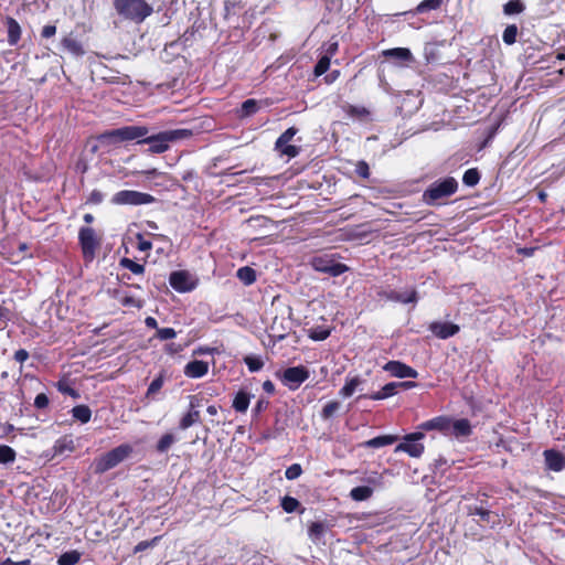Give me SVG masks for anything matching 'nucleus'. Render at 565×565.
I'll use <instances>...</instances> for the list:
<instances>
[{
  "instance_id": "1",
  "label": "nucleus",
  "mask_w": 565,
  "mask_h": 565,
  "mask_svg": "<svg viewBox=\"0 0 565 565\" xmlns=\"http://www.w3.org/2000/svg\"><path fill=\"white\" fill-rule=\"evenodd\" d=\"M113 4L120 18L136 24L142 23L153 12L146 0H114Z\"/></svg>"
},
{
  "instance_id": "2",
  "label": "nucleus",
  "mask_w": 565,
  "mask_h": 565,
  "mask_svg": "<svg viewBox=\"0 0 565 565\" xmlns=\"http://www.w3.org/2000/svg\"><path fill=\"white\" fill-rule=\"evenodd\" d=\"M458 182L452 177L433 182L423 193V202L430 206L441 205L444 200L455 194Z\"/></svg>"
},
{
  "instance_id": "3",
  "label": "nucleus",
  "mask_w": 565,
  "mask_h": 565,
  "mask_svg": "<svg viewBox=\"0 0 565 565\" xmlns=\"http://www.w3.org/2000/svg\"><path fill=\"white\" fill-rule=\"evenodd\" d=\"M192 136V131L189 129H174L161 131L153 135H147L139 143H148L149 151L153 153L164 152L169 148V143L185 139Z\"/></svg>"
},
{
  "instance_id": "4",
  "label": "nucleus",
  "mask_w": 565,
  "mask_h": 565,
  "mask_svg": "<svg viewBox=\"0 0 565 565\" xmlns=\"http://www.w3.org/2000/svg\"><path fill=\"white\" fill-rule=\"evenodd\" d=\"M132 452V447L128 444L119 445L94 461V471L102 475L127 459Z\"/></svg>"
},
{
  "instance_id": "5",
  "label": "nucleus",
  "mask_w": 565,
  "mask_h": 565,
  "mask_svg": "<svg viewBox=\"0 0 565 565\" xmlns=\"http://www.w3.org/2000/svg\"><path fill=\"white\" fill-rule=\"evenodd\" d=\"M149 132L146 126H125L108 130L100 136V139L108 143L122 141L142 140Z\"/></svg>"
},
{
  "instance_id": "6",
  "label": "nucleus",
  "mask_w": 565,
  "mask_h": 565,
  "mask_svg": "<svg viewBox=\"0 0 565 565\" xmlns=\"http://www.w3.org/2000/svg\"><path fill=\"white\" fill-rule=\"evenodd\" d=\"M156 199L152 195L132 190L119 191L111 199V202L117 205H143L151 204Z\"/></svg>"
},
{
  "instance_id": "7",
  "label": "nucleus",
  "mask_w": 565,
  "mask_h": 565,
  "mask_svg": "<svg viewBox=\"0 0 565 565\" xmlns=\"http://www.w3.org/2000/svg\"><path fill=\"white\" fill-rule=\"evenodd\" d=\"M311 266L315 270L328 274L331 277H338L349 270L347 265L338 263L327 255L315 256Z\"/></svg>"
},
{
  "instance_id": "8",
  "label": "nucleus",
  "mask_w": 565,
  "mask_h": 565,
  "mask_svg": "<svg viewBox=\"0 0 565 565\" xmlns=\"http://www.w3.org/2000/svg\"><path fill=\"white\" fill-rule=\"evenodd\" d=\"M78 239L84 258L92 260L95 257L96 249L99 246V241L96 236L95 230L92 227H82L78 232Z\"/></svg>"
},
{
  "instance_id": "9",
  "label": "nucleus",
  "mask_w": 565,
  "mask_h": 565,
  "mask_svg": "<svg viewBox=\"0 0 565 565\" xmlns=\"http://www.w3.org/2000/svg\"><path fill=\"white\" fill-rule=\"evenodd\" d=\"M309 377V371L302 366H292L284 371L281 381L289 390H297Z\"/></svg>"
},
{
  "instance_id": "10",
  "label": "nucleus",
  "mask_w": 565,
  "mask_h": 565,
  "mask_svg": "<svg viewBox=\"0 0 565 565\" xmlns=\"http://www.w3.org/2000/svg\"><path fill=\"white\" fill-rule=\"evenodd\" d=\"M424 437L423 433H413L404 437L405 441L397 445L395 452L404 451L411 457L418 458L424 452V445L418 443Z\"/></svg>"
},
{
  "instance_id": "11",
  "label": "nucleus",
  "mask_w": 565,
  "mask_h": 565,
  "mask_svg": "<svg viewBox=\"0 0 565 565\" xmlns=\"http://www.w3.org/2000/svg\"><path fill=\"white\" fill-rule=\"evenodd\" d=\"M429 331L439 339H448L457 334L459 326L452 322L435 321L429 324Z\"/></svg>"
},
{
  "instance_id": "12",
  "label": "nucleus",
  "mask_w": 565,
  "mask_h": 565,
  "mask_svg": "<svg viewBox=\"0 0 565 565\" xmlns=\"http://www.w3.org/2000/svg\"><path fill=\"white\" fill-rule=\"evenodd\" d=\"M384 370L390 372L391 375H393L395 377H399V379H405V377L416 379L418 376V372L415 369H413L399 361L387 362L384 366Z\"/></svg>"
},
{
  "instance_id": "13",
  "label": "nucleus",
  "mask_w": 565,
  "mask_h": 565,
  "mask_svg": "<svg viewBox=\"0 0 565 565\" xmlns=\"http://www.w3.org/2000/svg\"><path fill=\"white\" fill-rule=\"evenodd\" d=\"M169 282L171 287L179 292H186L194 288L186 271L178 270L170 275Z\"/></svg>"
},
{
  "instance_id": "14",
  "label": "nucleus",
  "mask_w": 565,
  "mask_h": 565,
  "mask_svg": "<svg viewBox=\"0 0 565 565\" xmlns=\"http://www.w3.org/2000/svg\"><path fill=\"white\" fill-rule=\"evenodd\" d=\"M544 459L547 469L553 471H562L565 468V455L555 450L547 449L544 451Z\"/></svg>"
},
{
  "instance_id": "15",
  "label": "nucleus",
  "mask_w": 565,
  "mask_h": 565,
  "mask_svg": "<svg viewBox=\"0 0 565 565\" xmlns=\"http://www.w3.org/2000/svg\"><path fill=\"white\" fill-rule=\"evenodd\" d=\"M383 55L395 61L399 65L408 64L414 61L412 52L406 47H395L383 51Z\"/></svg>"
},
{
  "instance_id": "16",
  "label": "nucleus",
  "mask_w": 565,
  "mask_h": 565,
  "mask_svg": "<svg viewBox=\"0 0 565 565\" xmlns=\"http://www.w3.org/2000/svg\"><path fill=\"white\" fill-rule=\"evenodd\" d=\"M184 375L190 379H200L207 374L209 363L201 360H193L184 366Z\"/></svg>"
},
{
  "instance_id": "17",
  "label": "nucleus",
  "mask_w": 565,
  "mask_h": 565,
  "mask_svg": "<svg viewBox=\"0 0 565 565\" xmlns=\"http://www.w3.org/2000/svg\"><path fill=\"white\" fill-rule=\"evenodd\" d=\"M386 299L401 302V303H415L417 302V292L415 289L407 291L391 290L384 294Z\"/></svg>"
},
{
  "instance_id": "18",
  "label": "nucleus",
  "mask_w": 565,
  "mask_h": 565,
  "mask_svg": "<svg viewBox=\"0 0 565 565\" xmlns=\"http://www.w3.org/2000/svg\"><path fill=\"white\" fill-rule=\"evenodd\" d=\"M397 392H398L397 383L391 382V383L385 384L381 391L373 393V394H369V395H361L360 398L364 397V398H370L373 401H380V399H385L391 396H394L395 394H397Z\"/></svg>"
},
{
  "instance_id": "19",
  "label": "nucleus",
  "mask_w": 565,
  "mask_h": 565,
  "mask_svg": "<svg viewBox=\"0 0 565 565\" xmlns=\"http://www.w3.org/2000/svg\"><path fill=\"white\" fill-rule=\"evenodd\" d=\"M6 25L8 29V42L10 45H15L21 38V26L15 19L10 17L6 19Z\"/></svg>"
},
{
  "instance_id": "20",
  "label": "nucleus",
  "mask_w": 565,
  "mask_h": 565,
  "mask_svg": "<svg viewBox=\"0 0 565 565\" xmlns=\"http://www.w3.org/2000/svg\"><path fill=\"white\" fill-rule=\"evenodd\" d=\"M398 439L394 435H383L375 438L369 439L362 444L364 448H381L394 444Z\"/></svg>"
},
{
  "instance_id": "21",
  "label": "nucleus",
  "mask_w": 565,
  "mask_h": 565,
  "mask_svg": "<svg viewBox=\"0 0 565 565\" xmlns=\"http://www.w3.org/2000/svg\"><path fill=\"white\" fill-rule=\"evenodd\" d=\"M420 428L425 430H448L450 429V419L444 416L435 417L430 420H427L420 425Z\"/></svg>"
},
{
  "instance_id": "22",
  "label": "nucleus",
  "mask_w": 565,
  "mask_h": 565,
  "mask_svg": "<svg viewBox=\"0 0 565 565\" xmlns=\"http://www.w3.org/2000/svg\"><path fill=\"white\" fill-rule=\"evenodd\" d=\"M450 429L456 437H466L471 434V425L468 419L450 420Z\"/></svg>"
},
{
  "instance_id": "23",
  "label": "nucleus",
  "mask_w": 565,
  "mask_h": 565,
  "mask_svg": "<svg viewBox=\"0 0 565 565\" xmlns=\"http://www.w3.org/2000/svg\"><path fill=\"white\" fill-rule=\"evenodd\" d=\"M62 46L74 56H82L85 53L82 43L73 36L64 38L62 40Z\"/></svg>"
},
{
  "instance_id": "24",
  "label": "nucleus",
  "mask_w": 565,
  "mask_h": 565,
  "mask_svg": "<svg viewBox=\"0 0 565 565\" xmlns=\"http://www.w3.org/2000/svg\"><path fill=\"white\" fill-rule=\"evenodd\" d=\"M250 402V394L245 391H239L233 401V408L238 413H245L248 409Z\"/></svg>"
},
{
  "instance_id": "25",
  "label": "nucleus",
  "mask_w": 565,
  "mask_h": 565,
  "mask_svg": "<svg viewBox=\"0 0 565 565\" xmlns=\"http://www.w3.org/2000/svg\"><path fill=\"white\" fill-rule=\"evenodd\" d=\"M258 109L259 103L256 99H246L237 110V115L239 118L250 117L252 115L256 114Z\"/></svg>"
},
{
  "instance_id": "26",
  "label": "nucleus",
  "mask_w": 565,
  "mask_h": 565,
  "mask_svg": "<svg viewBox=\"0 0 565 565\" xmlns=\"http://www.w3.org/2000/svg\"><path fill=\"white\" fill-rule=\"evenodd\" d=\"M284 319H278L277 317L274 319L271 326H270V337L275 338L276 341H281L287 335V330L289 329V326L286 327L284 324Z\"/></svg>"
},
{
  "instance_id": "27",
  "label": "nucleus",
  "mask_w": 565,
  "mask_h": 565,
  "mask_svg": "<svg viewBox=\"0 0 565 565\" xmlns=\"http://www.w3.org/2000/svg\"><path fill=\"white\" fill-rule=\"evenodd\" d=\"M468 513L470 515H478L480 516V520L486 522V523H494V518H497V515H494L491 511L482 508V507H479V505H469L468 507Z\"/></svg>"
},
{
  "instance_id": "28",
  "label": "nucleus",
  "mask_w": 565,
  "mask_h": 565,
  "mask_svg": "<svg viewBox=\"0 0 565 565\" xmlns=\"http://www.w3.org/2000/svg\"><path fill=\"white\" fill-rule=\"evenodd\" d=\"M200 420V412L198 409H190L179 422V427L182 430L188 429Z\"/></svg>"
},
{
  "instance_id": "29",
  "label": "nucleus",
  "mask_w": 565,
  "mask_h": 565,
  "mask_svg": "<svg viewBox=\"0 0 565 565\" xmlns=\"http://www.w3.org/2000/svg\"><path fill=\"white\" fill-rule=\"evenodd\" d=\"M373 489L366 486L355 487L350 491V497L354 501H364L372 497Z\"/></svg>"
},
{
  "instance_id": "30",
  "label": "nucleus",
  "mask_w": 565,
  "mask_h": 565,
  "mask_svg": "<svg viewBox=\"0 0 565 565\" xmlns=\"http://www.w3.org/2000/svg\"><path fill=\"white\" fill-rule=\"evenodd\" d=\"M72 415L75 419L85 424L89 422L92 417V411L86 405H77L72 409Z\"/></svg>"
},
{
  "instance_id": "31",
  "label": "nucleus",
  "mask_w": 565,
  "mask_h": 565,
  "mask_svg": "<svg viewBox=\"0 0 565 565\" xmlns=\"http://www.w3.org/2000/svg\"><path fill=\"white\" fill-rule=\"evenodd\" d=\"M362 380L358 376H354L347 381L345 385L340 390L339 394L343 397H350L355 393Z\"/></svg>"
},
{
  "instance_id": "32",
  "label": "nucleus",
  "mask_w": 565,
  "mask_h": 565,
  "mask_svg": "<svg viewBox=\"0 0 565 565\" xmlns=\"http://www.w3.org/2000/svg\"><path fill=\"white\" fill-rule=\"evenodd\" d=\"M326 531H327V524L326 523H323V522H313L309 526L308 534H309V537L312 541L317 542V541H319L323 536Z\"/></svg>"
},
{
  "instance_id": "33",
  "label": "nucleus",
  "mask_w": 565,
  "mask_h": 565,
  "mask_svg": "<svg viewBox=\"0 0 565 565\" xmlns=\"http://www.w3.org/2000/svg\"><path fill=\"white\" fill-rule=\"evenodd\" d=\"M525 10V6L521 0H510L503 6L505 15L520 14Z\"/></svg>"
},
{
  "instance_id": "34",
  "label": "nucleus",
  "mask_w": 565,
  "mask_h": 565,
  "mask_svg": "<svg viewBox=\"0 0 565 565\" xmlns=\"http://www.w3.org/2000/svg\"><path fill=\"white\" fill-rule=\"evenodd\" d=\"M237 278L245 285H252L256 280V273L253 268L241 267L236 273Z\"/></svg>"
},
{
  "instance_id": "35",
  "label": "nucleus",
  "mask_w": 565,
  "mask_h": 565,
  "mask_svg": "<svg viewBox=\"0 0 565 565\" xmlns=\"http://www.w3.org/2000/svg\"><path fill=\"white\" fill-rule=\"evenodd\" d=\"M177 438L173 434L168 433L164 434L158 441L156 449L160 454H164L169 450V448L175 443Z\"/></svg>"
},
{
  "instance_id": "36",
  "label": "nucleus",
  "mask_w": 565,
  "mask_h": 565,
  "mask_svg": "<svg viewBox=\"0 0 565 565\" xmlns=\"http://www.w3.org/2000/svg\"><path fill=\"white\" fill-rule=\"evenodd\" d=\"M17 452L7 445H0V463L7 465L15 460Z\"/></svg>"
},
{
  "instance_id": "37",
  "label": "nucleus",
  "mask_w": 565,
  "mask_h": 565,
  "mask_svg": "<svg viewBox=\"0 0 565 565\" xmlns=\"http://www.w3.org/2000/svg\"><path fill=\"white\" fill-rule=\"evenodd\" d=\"M119 265L126 269H129L135 275H141L145 273V266L134 262L130 258H121Z\"/></svg>"
},
{
  "instance_id": "38",
  "label": "nucleus",
  "mask_w": 565,
  "mask_h": 565,
  "mask_svg": "<svg viewBox=\"0 0 565 565\" xmlns=\"http://www.w3.org/2000/svg\"><path fill=\"white\" fill-rule=\"evenodd\" d=\"M81 558V554L77 551H70L63 553L58 559V565H75Z\"/></svg>"
},
{
  "instance_id": "39",
  "label": "nucleus",
  "mask_w": 565,
  "mask_h": 565,
  "mask_svg": "<svg viewBox=\"0 0 565 565\" xmlns=\"http://www.w3.org/2000/svg\"><path fill=\"white\" fill-rule=\"evenodd\" d=\"M480 173L477 169H468L462 177V182L467 186H475L479 183Z\"/></svg>"
},
{
  "instance_id": "40",
  "label": "nucleus",
  "mask_w": 565,
  "mask_h": 565,
  "mask_svg": "<svg viewBox=\"0 0 565 565\" xmlns=\"http://www.w3.org/2000/svg\"><path fill=\"white\" fill-rule=\"evenodd\" d=\"M518 26L515 24L508 25L502 34V40L507 45H512L516 42Z\"/></svg>"
},
{
  "instance_id": "41",
  "label": "nucleus",
  "mask_w": 565,
  "mask_h": 565,
  "mask_svg": "<svg viewBox=\"0 0 565 565\" xmlns=\"http://www.w3.org/2000/svg\"><path fill=\"white\" fill-rule=\"evenodd\" d=\"M299 507L300 502L292 497L286 495L281 499V508L287 513L296 512L299 509Z\"/></svg>"
},
{
  "instance_id": "42",
  "label": "nucleus",
  "mask_w": 565,
  "mask_h": 565,
  "mask_svg": "<svg viewBox=\"0 0 565 565\" xmlns=\"http://www.w3.org/2000/svg\"><path fill=\"white\" fill-rule=\"evenodd\" d=\"M340 403L337 401L328 402L321 411V417L323 419L331 418L340 409Z\"/></svg>"
},
{
  "instance_id": "43",
  "label": "nucleus",
  "mask_w": 565,
  "mask_h": 565,
  "mask_svg": "<svg viewBox=\"0 0 565 565\" xmlns=\"http://www.w3.org/2000/svg\"><path fill=\"white\" fill-rule=\"evenodd\" d=\"M297 128L290 127L286 131H284L275 142V147H284L289 143V141L297 134Z\"/></svg>"
},
{
  "instance_id": "44",
  "label": "nucleus",
  "mask_w": 565,
  "mask_h": 565,
  "mask_svg": "<svg viewBox=\"0 0 565 565\" xmlns=\"http://www.w3.org/2000/svg\"><path fill=\"white\" fill-rule=\"evenodd\" d=\"M441 3L443 0H424L417 6L416 11L423 13L429 10H436L440 8Z\"/></svg>"
},
{
  "instance_id": "45",
  "label": "nucleus",
  "mask_w": 565,
  "mask_h": 565,
  "mask_svg": "<svg viewBox=\"0 0 565 565\" xmlns=\"http://www.w3.org/2000/svg\"><path fill=\"white\" fill-rule=\"evenodd\" d=\"M330 66V57L328 55H323L320 57L318 63L315 66V75L320 76L324 74Z\"/></svg>"
},
{
  "instance_id": "46",
  "label": "nucleus",
  "mask_w": 565,
  "mask_h": 565,
  "mask_svg": "<svg viewBox=\"0 0 565 565\" xmlns=\"http://www.w3.org/2000/svg\"><path fill=\"white\" fill-rule=\"evenodd\" d=\"M164 383V377L162 374H160L159 376H157L149 385L148 387V391H147V396H152L154 395L156 393H158L162 385Z\"/></svg>"
},
{
  "instance_id": "47",
  "label": "nucleus",
  "mask_w": 565,
  "mask_h": 565,
  "mask_svg": "<svg viewBox=\"0 0 565 565\" xmlns=\"http://www.w3.org/2000/svg\"><path fill=\"white\" fill-rule=\"evenodd\" d=\"M301 473H302V468L299 463H292L285 471V476L288 480H295V479L299 478L301 476Z\"/></svg>"
},
{
  "instance_id": "48",
  "label": "nucleus",
  "mask_w": 565,
  "mask_h": 565,
  "mask_svg": "<svg viewBox=\"0 0 565 565\" xmlns=\"http://www.w3.org/2000/svg\"><path fill=\"white\" fill-rule=\"evenodd\" d=\"M330 335V331L323 328H316L310 330V339L315 341H323Z\"/></svg>"
},
{
  "instance_id": "49",
  "label": "nucleus",
  "mask_w": 565,
  "mask_h": 565,
  "mask_svg": "<svg viewBox=\"0 0 565 565\" xmlns=\"http://www.w3.org/2000/svg\"><path fill=\"white\" fill-rule=\"evenodd\" d=\"M355 172L362 179H369L370 177V167L364 160H360L355 164Z\"/></svg>"
},
{
  "instance_id": "50",
  "label": "nucleus",
  "mask_w": 565,
  "mask_h": 565,
  "mask_svg": "<svg viewBox=\"0 0 565 565\" xmlns=\"http://www.w3.org/2000/svg\"><path fill=\"white\" fill-rule=\"evenodd\" d=\"M159 540H160V536H156L150 541H141L134 547V552L135 553L143 552V551L148 550L149 547L154 546Z\"/></svg>"
},
{
  "instance_id": "51",
  "label": "nucleus",
  "mask_w": 565,
  "mask_h": 565,
  "mask_svg": "<svg viewBox=\"0 0 565 565\" xmlns=\"http://www.w3.org/2000/svg\"><path fill=\"white\" fill-rule=\"evenodd\" d=\"M245 363L248 366V370L250 372H257L264 366V363L262 360L253 358V356L245 358Z\"/></svg>"
},
{
  "instance_id": "52",
  "label": "nucleus",
  "mask_w": 565,
  "mask_h": 565,
  "mask_svg": "<svg viewBox=\"0 0 565 565\" xmlns=\"http://www.w3.org/2000/svg\"><path fill=\"white\" fill-rule=\"evenodd\" d=\"M276 149L289 158H295L299 153V148L289 143L284 147H276Z\"/></svg>"
},
{
  "instance_id": "53",
  "label": "nucleus",
  "mask_w": 565,
  "mask_h": 565,
  "mask_svg": "<svg viewBox=\"0 0 565 565\" xmlns=\"http://www.w3.org/2000/svg\"><path fill=\"white\" fill-rule=\"evenodd\" d=\"M177 335V332L172 328H161L157 330V338L160 340H170Z\"/></svg>"
},
{
  "instance_id": "54",
  "label": "nucleus",
  "mask_w": 565,
  "mask_h": 565,
  "mask_svg": "<svg viewBox=\"0 0 565 565\" xmlns=\"http://www.w3.org/2000/svg\"><path fill=\"white\" fill-rule=\"evenodd\" d=\"M136 238L138 239V246L137 248L140 250V252H148L152 248V244L150 241H146L143 239V236L142 234L138 233L136 235Z\"/></svg>"
},
{
  "instance_id": "55",
  "label": "nucleus",
  "mask_w": 565,
  "mask_h": 565,
  "mask_svg": "<svg viewBox=\"0 0 565 565\" xmlns=\"http://www.w3.org/2000/svg\"><path fill=\"white\" fill-rule=\"evenodd\" d=\"M120 302L122 306L125 307H136V308H141L142 307V302L139 301V300H136L134 297L131 296H125L120 299Z\"/></svg>"
},
{
  "instance_id": "56",
  "label": "nucleus",
  "mask_w": 565,
  "mask_h": 565,
  "mask_svg": "<svg viewBox=\"0 0 565 565\" xmlns=\"http://www.w3.org/2000/svg\"><path fill=\"white\" fill-rule=\"evenodd\" d=\"M49 405V397L44 393H40L35 396L34 406L36 408H45Z\"/></svg>"
},
{
  "instance_id": "57",
  "label": "nucleus",
  "mask_w": 565,
  "mask_h": 565,
  "mask_svg": "<svg viewBox=\"0 0 565 565\" xmlns=\"http://www.w3.org/2000/svg\"><path fill=\"white\" fill-rule=\"evenodd\" d=\"M103 200H104V195H103V193H102L100 191H98V190H94V191L90 193L89 198H88V202H89V203H93V204H99V203H102V202H103Z\"/></svg>"
},
{
  "instance_id": "58",
  "label": "nucleus",
  "mask_w": 565,
  "mask_h": 565,
  "mask_svg": "<svg viewBox=\"0 0 565 565\" xmlns=\"http://www.w3.org/2000/svg\"><path fill=\"white\" fill-rule=\"evenodd\" d=\"M29 359V352L24 349H20L14 353V360L19 363H23Z\"/></svg>"
},
{
  "instance_id": "59",
  "label": "nucleus",
  "mask_w": 565,
  "mask_h": 565,
  "mask_svg": "<svg viewBox=\"0 0 565 565\" xmlns=\"http://www.w3.org/2000/svg\"><path fill=\"white\" fill-rule=\"evenodd\" d=\"M56 33V26L55 25H45L43 29H42V36L43 38H52L54 36Z\"/></svg>"
},
{
  "instance_id": "60",
  "label": "nucleus",
  "mask_w": 565,
  "mask_h": 565,
  "mask_svg": "<svg viewBox=\"0 0 565 565\" xmlns=\"http://www.w3.org/2000/svg\"><path fill=\"white\" fill-rule=\"evenodd\" d=\"M269 403L266 399H259L253 408V412L257 415L268 407Z\"/></svg>"
},
{
  "instance_id": "61",
  "label": "nucleus",
  "mask_w": 565,
  "mask_h": 565,
  "mask_svg": "<svg viewBox=\"0 0 565 565\" xmlns=\"http://www.w3.org/2000/svg\"><path fill=\"white\" fill-rule=\"evenodd\" d=\"M31 561L29 558H25L23 561L14 562L11 558L3 559L0 565H30Z\"/></svg>"
},
{
  "instance_id": "62",
  "label": "nucleus",
  "mask_w": 565,
  "mask_h": 565,
  "mask_svg": "<svg viewBox=\"0 0 565 565\" xmlns=\"http://www.w3.org/2000/svg\"><path fill=\"white\" fill-rule=\"evenodd\" d=\"M215 349L209 347H199L193 351V355L211 354Z\"/></svg>"
},
{
  "instance_id": "63",
  "label": "nucleus",
  "mask_w": 565,
  "mask_h": 565,
  "mask_svg": "<svg viewBox=\"0 0 565 565\" xmlns=\"http://www.w3.org/2000/svg\"><path fill=\"white\" fill-rule=\"evenodd\" d=\"M338 51V42H329L328 47L326 50V55H328L330 58L335 54Z\"/></svg>"
},
{
  "instance_id": "64",
  "label": "nucleus",
  "mask_w": 565,
  "mask_h": 565,
  "mask_svg": "<svg viewBox=\"0 0 565 565\" xmlns=\"http://www.w3.org/2000/svg\"><path fill=\"white\" fill-rule=\"evenodd\" d=\"M182 350H183L182 345L175 344V343H170V344H167V347H166V351L169 353H179Z\"/></svg>"
}]
</instances>
